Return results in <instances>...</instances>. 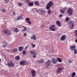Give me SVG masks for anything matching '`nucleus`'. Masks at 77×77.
<instances>
[{
	"instance_id": "1",
	"label": "nucleus",
	"mask_w": 77,
	"mask_h": 77,
	"mask_svg": "<svg viewBox=\"0 0 77 77\" xmlns=\"http://www.w3.org/2000/svg\"><path fill=\"white\" fill-rule=\"evenodd\" d=\"M29 53L33 55V58H36L37 57V56L36 55L37 54L36 53H38V52H36V51L35 50L31 51H30Z\"/></svg>"
},
{
	"instance_id": "2",
	"label": "nucleus",
	"mask_w": 77,
	"mask_h": 77,
	"mask_svg": "<svg viewBox=\"0 0 77 77\" xmlns=\"http://www.w3.org/2000/svg\"><path fill=\"white\" fill-rule=\"evenodd\" d=\"M53 5V2L51 1H50L47 4L46 6L47 9H50V8Z\"/></svg>"
},
{
	"instance_id": "3",
	"label": "nucleus",
	"mask_w": 77,
	"mask_h": 77,
	"mask_svg": "<svg viewBox=\"0 0 77 77\" xmlns=\"http://www.w3.org/2000/svg\"><path fill=\"white\" fill-rule=\"evenodd\" d=\"M20 64L21 65H28V62L27 61L24 60H22L20 62Z\"/></svg>"
},
{
	"instance_id": "4",
	"label": "nucleus",
	"mask_w": 77,
	"mask_h": 77,
	"mask_svg": "<svg viewBox=\"0 0 77 77\" xmlns=\"http://www.w3.org/2000/svg\"><path fill=\"white\" fill-rule=\"evenodd\" d=\"M67 12L68 15L70 16L72 15H73V13H72V12H73V10H72V8H69Z\"/></svg>"
},
{
	"instance_id": "5",
	"label": "nucleus",
	"mask_w": 77,
	"mask_h": 77,
	"mask_svg": "<svg viewBox=\"0 0 77 77\" xmlns=\"http://www.w3.org/2000/svg\"><path fill=\"white\" fill-rule=\"evenodd\" d=\"M50 30L51 31H56V26L55 25H52L51 26L49 27Z\"/></svg>"
},
{
	"instance_id": "6",
	"label": "nucleus",
	"mask_w": 77,
	"mask_h": 77,
	"mask_svg": "<svg viewBox=\"0 0 77 77\" xmlns=\"http://www.w3.org/2000/svg\"><path fill=\"white\" fill-rule=\"evenodd\" d=\"M14 63L12 62V61L11 60L10 62H8L7 63V66L8 67H14Z\"/></svg>"
},
{
	"instance_id": "7",
	"label": "nucleus",
	"mask_w": 77,
	"mask_h": 77,
	"mask_svg": "<svg viewBox=\"0 0 77 77\" xmlns=\"http://www.w3.org/2000/svg\"><path fill=\"white\" fill-rule=\"evenodd\" d=\"M4 32L5 34L7 35H8V36L11 35V31L8 29L4 30Z\"/></svg>"
},
{
	"instance_id": "8",
	"label": "nucleus",
	"mask_w": 77,
	"mask_h": 77,
	"mask_svg": "<svg viewBox=\"0 0 77 77\" xmlns=\"http://www.w3.org/2000/svg\"><path fill=\"white\" fill-rule=\"evenodd\" d=\"M76 48V46L75 45H73L70 47V49L71 50H74Z\"/></svg>"
},
{
	"instance_id": "9",
	"label": "nucleus",
	"mask_w": 77,
	"mask_h": 77,
	"mask_svg": "<svg viewBox=\"0 0 77 77\" xmlns=\"http://www.w3.org/2000/svg\"><path fill=\"white\" fill-rule=\"evenodd\" d=\"M50 60H48L45 62V65L46 67H48V66H50Z\"/></svg>"
},
{
	"instance_id": "10",
	"label": "nucleus",
	"mask_w": 77,
	"mask_h": 77,
	"mask_svg": "<svg viewBox=\"0 0 77 77\" xmlns=\"http://www.w3.org/2000/svg\"><path fill=\"white\" fill-rule=\"evenodd\" d=\"M69 24H72V26L70 27V29H73V27L74 26V22L73 21H69Z\"/></svg>"
},
{
	"instance_id": "11",
	"label": "nucleus",
	"mask_w": 77,
	"mask_h": 77,
	"mask_svg": "<svg viewBox=\"0 0 77 77\" xmlns=\"http://www.w3.org/2000/svg\"><path fill=\"white\" fill-rule=\"evenodd\" d=\"M25 20L27 23H28L29 24H32V23H31V22L30 21V18L29 17L26 18Z\"/></svg>"
},
{
	"instance_id": "12",
	"label": "nucleus",
	"mask_w": 77,
	"mask_h": 77,
	"mask_svg": "<svg viewBox=\"0 0 77 77\" xmlns=\"http://www.w3.org/2000/svg\"><path fill=\"white\" fill-rule=\"evenodd\" d=\"M31 72L32 74V76L33 77H35L36 75V72L34 70H32L31 71Z\"/></svg>"
},
{
	"instance_id": "13",
	"label": "nucleus",
	"mask_w": 77,
	"mask_h": 77,
	"mask_svg": "<svg viewBox=\"0 0 77 77\" xmlns=\"http://www.w3.org/2000/svg\"><path fill=\"white\" fill-rule=\"evenodd\" d=\"M52 61L53 64H56L57 63V60L56 58H53L52 59Z\"/></svg>"
},
{
	"instance_id": "14",
	"label": "nucleus",
	"mask_w": 77,
	"mask_h": 77,
	"mask_svg": "<svg viewBox=\"0 0 77 77\" xmlns=\"http://www.w3.org/2000/svg\"><path fill=\"white\" fill-rule=\"evenodd\" d=\"M65 39H66V35H63L61 36L60 40L62 41H64V40H65Z\"/></svg>"
},
{
	"instance_id": "15",
	"label": "nucleus",
	"mask_w": 77,
	"mask_h": 77,
	"mask_svg": "<svg viewBox=\"0 0 77 77\" xmlns=\"http://www.w3.org/2000/svg\"><path fill=\"white\" fill-rule=\"evenodd\" d=\"M36 61L39 63H44V59H41L40 60H38Z\"/></svg>"
},
{
	"instance_id": "16",
	"label": "nucleus",
	"mask_w": 77,
	"mask_h": 77,
	"mask_svg": "<svg viewBox=\"0 0 77 77\" xmlns=\"http://www.w3.org/2000/svg\"><path fill=\"white\" fill-rule=\"evenodd\" d=\"M38 12H40L41 13H45L46 12V11H45L42 9H41V10L39 9L38 10Z\"/></svg>"
},
{
	"instance_id": "17",
	"label": "nucleus",
	"mask_w": 77,
	"mask_h": 77,
	"mask_svg": "<svg viewBox=\"0 0 77 77\" xmlns=\"http://www.w3.org/2000/svg\"><path fill=\"white\" fill-rule=\"evenodd\" d=\"M30 38L31 39H34V40H36V37L35 35H33L31 36Z\"/></svg>"
},
{
	"instance_id": "18",
	"label": "nucleus",
	"mask_w": 77,
	"mask_h": 77,
	"mask_svg": "<svg viewBox=\"0 0 77 77\" xmlns=\"http://www.w3.org/2000/svg\"><path fill=\"white\" fill-rule=\"evenodd\" d=\"M34 5L36 6H39V2L38 1H35L34 2Z\"/></svg>"
},
{
	"instance_id": "19",
	"label": "nucleus",
	"mask_w": 77,
	"mask_h": 77,
	"mask_svg": "<svg viewBox=\"0 0 77 77\" xmlns=\"http://www.w3.org/2000/svg\"><path fill=\"white\" fill-rule=\"evenodd\" d=\"M23 15L21 14L20 16L17 17V20H20L21 19H23Z\"/></svg>"
},
{
	"instance_id": "20",
	"label": "nucleus",
	"mask_w": 77,
	"mask_h": 77,
	"mask_svg": "<svg viewBox=\"0 0 77 77\" xmlns=\"http://www.w3.org/2000/svg\"><path fill=\"white\" fill-rule=\"evenodd\" d=\"M14 31L15 32L18 33V32H20V29H18L17 27H15L14 29Z\"/></svg>"
},
{
	"instance_id": "21",
	"label": "nucleus",
	"mask_w": 77,
	"mask_h": 77,
	"mask_svg": "<svg viewBox=\"0 0 77 77\" xmlns=\"http://www.w3.org/2000/svg\"><path fill=\"white\" fill-rule=\"evenodd\" d=\"M34 5V4H33V2H30L28 4V5L29 6H33Z\"/></svg>"
},
{
	"instance_id": "22",
	"label": "nucleus",
	"mask_w": 77,
	"mask_h": 77,
	"mask_svg": "<svg viewBox=\"0 0 77 77\" xmlns=\"http://www.w3.org/2000/svg\"><path fill=\"white\" fill-rule=\"evenodd\" d=\"M56 24L57 25H58V27H60L61 26V24H60V21H58L56 22Z\"/></svg>"
},
{
	"instance_id": "23",
	"label": "nucleus",
	"mask_w": 77,
	"mask_h": 77,
	"mask_svg": "<svg viewBox=\"0 0 77 77\" xmlns=\"http://www.w3.org/2000/svg\"><path fill=\"white\" fill-rule=\"evenodd\" d=\"M15 60H19L20 59V57L19 56H17L15 57Z\"/></svg>"
},
{
	"instance_id": "24",
	"label": "nucleus",
	"mask_w": 77,
	"mask_h": 77,
	"mask_svg": "<svg viewBox=\"0 0 77 77\" xmlns=\"http://www.w3.org/2000/svg\"><path fill=\"white\" fill-rule=\"evenodd\" d=\"M23 47H21V46H20L18 48V49H19V51H21L23 50Z\"/></svg>"
},
{
	"instance_id": "25",
	"label": "nucleus",
	"mask_w": 77,
	"mask_h": 77,
	"mask_svg": "<svg viewBox=\"0 0 77 77\" xmlns=\"http://www.w3.org/2000/svg\"><path fill=\"white\" fill-rule=\"evenodd\" d=\"M61 71V68L60 67L58 68V70H57V73H59Z\"/></svg>"
},
{
	"instance_id": "26",
	"label": "nucleus",
	"mask_w": 77,
	"mask_h": 77,
	"mask_svg": "<svg viewBox=\"0 0 77 77\" xmlns=\"http://www.w3.org/2000/svg\"><path fill=\"white\" fill-rule=\"evenodd\" d=\"M48 13L49 15H50L52 13V11L50 10H49L48 11Z\"/></svg>"
},
{
	"instance_id": "27",
	"label": "nucleus",
	"mask_w": 77,
	"mask_h": 77,
	"mask_svg": "<svg viewBox=\"0 0 77 77\" xmlns=\"http://www.w3.org/2000/svg\"><path fill=\"white\" fill-rule=\"evenodd\" d=\"M17 50H18L17 49V48H14V49H13L12 51L14 53H15V52H17Z\"/></svg>"
},
{
	"instance_id": "28",
	"label": "nucleus",
	"mask_w": 77,
	"mask_h": 77,
	"mask_svg": "<svg viewBox=\"0 0 77 77\" xmlns=\"http://www.w3.org/2000/svg\"><path fill=\"white\" fill-rule=\"evenodd\" d=\"M76 74L75 72H73L71 75V77H74L75 75Z\"/></svg>"
},
{
	"instance_id": "29",
	"label": "nucleus",
	"mask_w": 77,
	"mask_h": 77,
	"mask_svg": "<svg viewBox=\"0 0 77 77\" xmlns=\"http://www.w3.org/2000/svg\"><path fill=\"white\" fill-rule=\"evenodd\" d=\"M0 10L1 11H2L3 12H6V10H5V9L1 8Z\"/></svg>"
},
{
	"instance_id": "30",
	"label": "nucleus",
	"mask_w": 77,
	"mask_h": 77,
	"mask_svg": "<svg viewBox=\"0 0 77 77\" xmlns=\"http://www.w3.org/2000/svg\"><path fill=\"white\" fill-rule=\"evenodd\" d=\"M57 59L58 60V61L59 62H62V60L60 58L57 57Z\"/></svg>"
},
{
	"instance_id": "31",
	"label": "nucleus",
	"mask_w": 77,
	"mask_h": 77,
	"mask_svg": "<svg viewBox=\"0 0 77 77\" xmlns=\"http://www.w3.org/2000/svg\"><path fill=\"white\" fill-rule=\"evenodd\" d=\"M74 53L75 54H76L77 53V49H75L74 50Z\"/></svg>"
},
{
	"instance_id": "32",
	"label": "nucleus",
	"mask_w": 77,
	"mask_h": 77,
	"mask_svg": "<svg viewBox=\"0 0 77 77\" xmlns=\"http://www.w3.org/2000/svg\"><path fill=\"white\" fill-rule=\"evenodd\" d=\"M26 30H27V27H24L22 30V31L24 32V31H26Z\"/></svg>"
},
{
	"instance_id": "33",
	"label": "nucleus",
	"mask_w": 77,
	"mask_h": 77,
	"mask_svg": "<svg viewBox=\"0 0 77 77\" xmlns=\"http://www.w3.org/2000/svg\"><path fill=\"white\" fill-rule=\"evenodd\" d=\"M23 5V4L21 3H19L18 4V6H22V5Z\"/></svg>"
},
{
	"instance_id": "34",
	"label": "nucleus",
	"mask_w": 77,
	"mask_h": 77,
	"mask_svg": "<svg viewBox=\"0 0 77 77\" xmlns=\"http://www.w3.org/2000/svg\"><path fill=\"white\" fill-rule=\"evenodd\" d=\"M8 45H3L2 46L4 48H6V47H8Z\"/></svg>"
},
{
	"instance_id": "35",
	"label": "nucleus",
	"mask_w": 77,
	"mask_h": 77,
	"mask_svg": "<svg viewBox=\"0 0 77 77\" xmlns=\"http://www.w3.org/2000/svg\"><path fill=\"white\" fill-rule=\"evenodd\" d=\"M4 1L6 3H8L9 2V0H4Z\"/></svg>"
},
{
	"instance_id": "36",
	"label": "nucleus",
	"mask_w": 77,
	"mask_h": 77,
	"mask_svg": "<svg viewBox=\"0 0 77 77\" xmlns=\"http://www.w3.org/2000/svg\"><path fill=\"white\" fill-rule=\"evenodd\" d=\"M3 44H5V45H8V43H7L6 41H4V42H3Z\"/></svg>"
},
{
	"instance_id": "37",
	"label": "nucleus",
	"mask_w": 77,
	"mask_h": 77,
	"mask_svg": "<svg viewBox=\"0 0 77 77\" xmlns=\"http://www.w3.org/2000/svg\"><path fill=\"white\" fill-rule=\"evenodd\" d=\"M22 53L23 55H25L26 54V51H23L22 52Z\"/></svg>"
},
{
	"instance_id": "38",
	"label": "nucleus",
	"mask_w": 77,
	"mask_h": 77,
	"mask_svg": "<svg viewBox=\"0 0 77 77\" xmlns=\"http://www.w3.org/2000/svg\"><path fill=\"white\" fill-rule=\"evenodd\" d=\"M26 3H28V4L30 2L29 0H26Z\"/></svg>"
},
{
	"instance_id": "39",
	"label": "nucleus",
	"mask_w": 77,
	"mask_h": 77,
	"mask_svg": "<svg viewBox=\"0 0 77 77\" xmlns=\"http://www.w3.org/2000/svg\"><path fill=\"white\" fill-rule=\"evenodd\" d=\"M75 36L77 37V30L75 31Z\"/></svg>"
},
{
	"instance_id": "40",
	"label": "nucleus",
	"mask_w": 77,
	"mask_h": 77,
	"mask_svg": "<svg viewBox=\"0 0 77 77\" xmlns=\"http://www.w3.org/2000/svg\"><path fill=\"white\" fill-rule=\"evenodd\" d=\"M66 21H69V18L66 17Z\"/></svg>"
},
{
	"instance_id": "41",
	"label": "nucleus",
	"mask_w": 77,
	"mask_h": 77,
	"mask_svg": "<svg viewBox=\"0 0 77 77\" xmlns=\"http://www.w3.org/2000/svg\"><path fill=\"white\" fill-rule=\"evenodd\" d=\"M27 35V34L26 33H24L23 36H24V37H25V36H26Z\"/></svg>"
},
{
	"instance_id": "42",
	"label": "nucleus",
	"mask_w": 77,
	"mask_h": 77,
	"mask_svg": "<svg viewBox=\"0 0 77 77\" xmlns=\"http://www.w3.org/2000/svg\"><path fill=\"white\" fill-rule=\"evenodd\" d=\"M62 16H63L62 14H60L59 16V18H61V17H62Z\"/></svg>"
},
{
	"instance_id": "43",
	"label": "nucleus",
	"mask_w": 77,
	"mask_h": 77,
	"mask_svg": "<svg viewBox=\"0 0 77 77\" xmlns=\"http://www.w3.org/2000/svg\"><path fill=\"white\" fill-rule=\"evenodd\" d=\"M33 48H34L35 47V45H33L32 44Z\"/></svg>"
},
{
	"instance_id": "44",
	"label": "nucleus",
	"mask_w": 77,
	"mask_h": 77,
	"mask_svg": "<svg viewBox=\"0 0 77 77\" xmlns=\"http://www.w3.org/2000/svg\"><path fill=\"white\" fill-rule=\"evenodd\" d=\"M60 12H61V13H62V14H63L64 13V12H65L64 11H63V10H61L60 11Z\"/></svg>"
},
{
	"instance_id": "45",
	"label": "nucleus",
	"mask_w": 77,
	"mask_h": 77,
	"mask_svg": "<svg viewBox=\"0 0 77 77\" xmlns=\"http://www.w3.org/2000/svg\"><path fill=\"white\" fill-rule=\"evenodd\" d=\"M66 10V8H63L62 10L64 12H65V10Z\"/></svg>"
},
{
	"instance_id": "46",
	"label": "nucleus",
	"mask_w": 77,
	"mask_h": 77,
	"mask_svg": "<svg viewBox=\"0 0 77 77\" xmlns=\"http://www.w3.org/2000/svg\"><path fill=\"white\" fill-rule=\"evenodd\" d=\"M68 62H69V63H72V61H71L70 60H69L68 61Z\"/></svg>"
},
{
	"instance_id": "47",
	"label": "nucleus",
	"mask_w": 77,
	"mask_h": 77,
	"mask_svg": "<svg viewBox=\"0 0 77 77\" xmlns=\"http://www.w3.org/2000/svg\"><path fill=\"white\" fill-rule=\"evenodd\" d=\"M13 15H15L16 14H15V12H13Z\"/></svg>"
},
{
	"instance_id": "48",
	"label": "nucleus",
	"mask_w": 77,
	"mask_h": 77,
	"mask_svg": "<svg viewBox=\"0 0 77 77\" xmlns=\"http://www.w3.org/2000/svg\"><path fill=\"white\" fill-rule=\"evenodd\" d=\"M44 27V25H42L41 26V27H42V28H43V27Z\"/></svg>"
},
{
	"instance_id": "49",
	"label": "nucleus",
	"mask_w": 77,
	"mask_h": 77,
	"mask_svg": "<svg viewBox=\"0 0 77 77\" xmlns=\"http://www.w3.org/2000/svg\"><path fill=\"white\" fill-rule=\"evenodd\" d=\"M63 67H62L61 68V70H63Z\"/></svg>"
},
{
	"instance_id": "50",
	"label": "nucleus",
	"mask_w": 77,
	"mask_h": 77,
	"mask_svg": "<svg viewBox=\"0 0 77 77\" xmlns=\"http://www.w3.org/2000/svg\"><path fill=\"white\" fill-rule=\"evenodd\" d=\"M75 42H77V39H75Z\"/></svg>"
},
{
	"instance_id": "51",
	"label": "nucleus",
	"mask_w": 77,
	"mask_h": 77,
	"mask_svg": "<svg viewBox=\"0 0 77 77\" xmlns=\"http://www.w3.org/2000/svg\"><path fill=\"white\" fill-rule=\"evenodd\" d=\"M27 47H25V50H26V49H27Z\"/></svg>"
},
{
	"instance_id": "52",
	"label": "nucleus",
	"mask_w": 77,
	"mask_h": 77,
	"mask_svg": "<svg viewBox=\"0 0 77 77\" xmlns=\"http://www.w3.org/2000/svg\"><path fill=\"white\" fill-rule=\"evenodd\" d=\"M52 51V52H54V50H53Z\"/></svg>"
},
{
	"instance_id": "53",
	"label": "nucleus",
	"mask_w": 77,
	"mask_h": 77,
	"mask_svg": "<svg viewBox=\"0 0 77 77\" xmlns=\"http://www.w3.org/2000/svg\"><path fill=\"white\" fill-rule=\"evenodd\" d=\"M1 61H2V60H1V59H0V62H1Z\"/></svg>"
},
{
	"instance_id": "54",
	"label": "nucleus",
	"mask_w": 77,
	"mask_h": 77,
	"mask_svg": "<svg viewBox=\"0 0 77 77\" xmlns=\"http://www.w3.org/2000/svg\"><path fill=\"white\" fill-rule=\"evenodd\" d=\"M25 26H22V27H24H24H25Z\"/></svg>"
},
{
	"instance_id": "55",
	"label": "nucleus",
	"mask_w": 77,
	"mask_h": 77,
	"mask_svg": "<svg viewBox=\"0 0 77 77\" xmlns=\"http://www.w3.org/2000/svg\"><path fill=\"white\" fill-rule=\"evenodd\" d=\"M5 65H6V66H7V64H5Z\"/></svg>"
},
{
	"instance_id": "56",
	"label": "nucleus",
	"mask_w": 77,
	"mask_h": 77,
	"mask_svg": "<svg viewBox=\"0 0 77 77\" xmlns=\"http://www.w3.org/2000/svg\"><path fill=\"white\" fill-rule=\"evenodd\" d=\"M67 77H70V76H68Z\"/></svg>"
}]
</instances>
